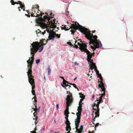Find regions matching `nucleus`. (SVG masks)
I'll return each mask as SVG.
<instances>
[{
  "label": "nucleus",
  "mask_w": 133,
  "mask_h": 133,
  "mask_svg": "<svg viewBox=\"0 0 133 133\" xmlns=\"http://www.w3.org/2000/svg\"><path fill=\"white\" fill-rule=\"evenodd\" d=\"M84 34L85 35V37L89 40L90 45L92 44L94 46H90L91 48L93 51L95 50L96 48L102 47V45L101 41H98L97 39V36L96 35L93 36L92 34L91 35L90 32L89 30V32Z\"/></svg>",
  "instance_id": "f257e3e1"
},
{
  "label": "nucleus",
  "mask_w": 133,
  "mask_h": 133,
  "mask_svg": "<svg viewBox=\"0 0 133 133\" xmlns=\"http://www.w3.org/2000/svg\"><path fill=\"white\" fill-rule=\"evenodd\" d=\"M65 26H66V25H65L63 27H62L61 29L67 31L71 29V30L70 31L71 32V34L73 35L74 34L75 32L76 31L77 29H78L79 31L84 34H85L89 32V30L88 29L79 25L78 26L76 24H73L71 25L70 27L69 26L67 28H66Z\"/></svg>",
  "instance_id": "f03ea898"
},
{
  "label": "nucleus",
  "mask_w": 133,
  "mask_h": 133,
  "mask_svg": "<svg viewBox=\"0 0 133 133\" xmlns=\"http://www.w3.org/2000/svg\"><path fill=\"white\" fill-rule=\"evenodd\" d=\"M40 43L38 42H33L31 44V45L30 47H31L30 49L31 54L32 55L30 58L31 59V60L30 59H29L27 61L28 64L29 65L32 66L34 59V56H35V54L36 53L38 50H39L40 49Z\"/></svg>",
  "instance_id": "7ed1b4c3"
},
{
  "label": "nucleus",
  "mask_w": 133,
  "mask_h": 133,
  "mask_svg": "<svg viewBox=\"0 0 133 133\" xmlns=\"http://www.w3.org/2000/svg\"><path fill=\"white\" fill-rule=\"evenodd\" d=\"M45 14L46 15H45L43 17V18H42V17H39L38 18H36V23L39 25L41 27L42 29H45L46 28L45 31H46L48 33L50 34V28L49 29L48 28H46L47 25L45 23H43V22H45V21H47V20L48 22H49L51 18H53V17H51L49 16H48V15L47 13H45Z\"/></svg>",
  "instance_id": "20e7f679"
},
{
  "label": "nucleus",
  "mask_w": 133,
  "mask_h": 133,
  "mask_svg": "<svg viewBox=\"0 0 133 133\" xmlns=\"http://www.w3.org/2000/svg\"><path fill=\"white\" fill-rule=\"evenodd\" d=\"M77 44L79 46V49L82 52H84L86 53L87 55V57L91 58L92 56V54H91V52L87 49V45L84 43H78Z\"/></svg>",
  "instance_id": "39448f33"
},
{
  "label": "nucleus",
  "mask_w": 133,
  "mask_h": 133,
  "mask_svg": "<svg viewBox=\"0 0 133 133\" xmlns=\"http://www.w3.org/2000/svg\"><path fill=\"white\" fill-rule=\"evenodd\" d=\"M49 39H47V40L45 39H43L42 42L40 43L41 44L40 45V48L38 51L39 52H41L43 50L44 48L43 45H45L48 42V41L50 39L52 40H54L55 37V36L54 34H49V35L48 37Z\"/></svg>",
  "instance_id": "423d86ee"
},
{
  "label": "nucleus",
  "mask_w": 133,
  "mask_h": 133,
  "mask_svg": "<svg viewBox=\"0 0 133 133\" xmlns=\"http://www.w3.org/2000/svg\"><path fill=\"white\" fill-rule=\"evenodd\" d=\"M67 93L68 94L69 92L70 95H68L67 96L66 99V109L64 111H66V112L69 111V107L71 105L73 102V99L72 96V94L69 91H67Z\"/></svg>",
  "instance_id": "0eeeda50"
},
{
  "label": "nucleus",
  "mask_w": 133,
  "mask_h": 133,
  "mask_svg": "<svg viewBox=\"0 0 133 133\" xmlns=\"http://www.w3.org/2000/svg\"><path fill=\"white\" fill-rule=\"evenodd\" d=\"M32 66L28 65V68H29L28 71L27 72L28 75V77L29 81V83L34 82V79L33 78L34 77L32 75V71L31 70Z\"/></svg>",
  "instance_id": "6e6552de"
},
{
  "label": "nucleus",
  "mask_w": 133,
  "mask_h": 133,
  "mask_svg": "<svg viewBox=\"0 0 133 133\" xmlns=\"http://www.w3.org/2000/svg\"><path fill=\"white\" fill-rule=\"evenodd\" d=\"M98 82L100 83V84H99L98 86L99 88H101V91L105 92V88L104 84L103 83V81H99V79H98Z\"/></svg>",
  "instance_id": "1a4fd4ad"
},
{
  "label": "nucleus",
  "mask_w": 133,
  "mask_h": 133,
  "mask_svg": "<svg viewBox=\"0 0 133 133\" xmlns=\"http://www.w3.org/2000/svg\"><path fill=\"white\" fill-rule=\"evenodd\" d=\"M35 82H32L31 83H29L32 85V90L31 91V92L32 94L34 95L35 96V91L34 90L35 88Z\"/></svg>",
  "instance_id": "9d476101"
},
{
  "label": "nucleus",
  "mask_w": 133,
  "mask_h": 133,
  "mask_svg": "<svg viewBox=\"0 0 133 133\" xmlns=\"http://www.w3.org/2000/svg\"><path fill=\"white\" fill-rule=\"evenodd\" d=\"M105 92H103V94H101L99 95H100L99 99V100H97V101H98V102H97V103H98V104H99L101 102H103L102 100V97L103 96L105 95Z\"/></svg>",
  "instance_id": "9b49d317"
},
{
  "label": "nucleus",
  "mask_w": 133,
  "mask_h": 133,
  "mask_svg": "<svg viewBox=\"0 0 133 133\" xmlns=\"http://www.w3.org/2000/svg\"><path fill=\"white\" fill-rule=\"evenodd\" d=\"M93 110H94L95 111V117H98L99 116V108H98L96 109H95L94 108Z\"/></svg>",
  "instance_id": "f8f14e48"
},
{
  "label": "nucleus",
  "mask_w": 133,
  "mask_h": 133,
  "mask_svg": "<svg viewBox=\"0 0 133 133\" xmlns=\"http://www.w3.org/2000/svg\"><path fill=\"white\" fill-rule=\"evenodd\" d=\"M65 124H66V130L68 131L69 129H71L70 124L69 121L68 120H66L65 122Z\"/></svg>",
  "instance_id": "ddd939ff"
},
{
  "label": "nucleus",
  "mask_w": 133,
  "mask_h": 133,
  "mask_svg": "<svg viewBox=\"0 0 133 133\" xmlns=\"http://www.w3.org/2000/svg\"><path fill=\"white\" fill-rule=\"evenodd\" d=\"M32 11L31 12V13L32 14H34V15H35V16H35V17H37V15H36V11H37L38 10V8H32Z\"/></svg>",
  "instance_id": "4468645a"
},
{
  "label": "nucleus",
  "mask_w": 133,
  "mask_h": 133,
  "mask_svg": "<svg viewBox=\"0 0 133 133\" xmlns=\"http://www.w3.org/2000/svg\"><path fill=\"white\" fill-rule=\"evenodd\" d=\"M77 110L78 111V112L76 113V115H81V113L82 111V107L78 106V107Z\"/></svg>",
  "instance_id": "2eb2a0df"
},
{
  "label": "nucleus",
  "mask_w": 133,
  "mask_h": 133,
  "mask_svg": "<svg viewBox=\"0 0 133 133\" xmlns=\"http://www.w3.org/2000/svg\"><path fill=\"white\" fill-rule=\"evenodd\" d=\"M76 115L77 116V118H76L75 120V123L79 124L80 122V119H81V115Z\"/></svg>",
  "instance_id": "dca6fc26"
},
{
  "label": "nucleus",
  "mask_w": 133,
  "mask_h": 133,
  "mask_svg": "<svg viewBox=\"0 0 133 133\" xmlns=\"http://www.w3.org/2000/svg\"><path fill=\"white\" fill-rule=\"evenodd\" d=\"M38 10L36 11V15H38L37 17L39 16H42L43 14H44V13H41V11H40L38 9Z\"/></svg>",
  "instance_id": "f3484780"
},
{
  "label": "nucleus",
  "mask_w": 133,
  "mask_h": 133,
  "mask_svg": "<svg viewBox=\"0 0 133 133\" xmlns=\"http://www.w3.org/2000/svg\"><path fill=\"white\" fill-rule=\"evenodd\" d=\"M61 86L64 88L66 90H68V89L66 88L69 85L68 84H66L65 83V84H63V83H62L61 84Z\"/></svg>",
  "instance_id": "a211bd4d"
},
{
  "label": "nucleus",
  "mask_w": 133,
  "mask_h": 133,
  "mask_svg": "<svg viewBox=\"0 0 133 133\" xmlns=\"http://www.w3.org/2000/svg\"><path fill=\"white\" fill-rule=\"evenodd\" d=\"M36 33L37 34L40 33L41 34H42V35H44L45 33V30H44V31L43 32H42L39 29H38L36 31Z\"/></svg>",
  "instance_id": "6ab92c4d"
},
{
  "label": "nucleus",
  "mask_w": 133,
  "mask_h": 133,
  "mask_svg": "<svg viewBox=\"0 0 133 133\" xmlns=\"http://www.w3.org/2000/svg\"><path fill=\"white\" fill-rule=\"evenodd\" d=\"M37 111L36 110V111H35V112L34 113V115L35 117V118H34V119H36V120L37 119L38 117L37 116H36V115L37 114Z\"/></svg>",
  "instance_id": "aec40b11"
},
{
  "label": "nucleus",
  "mask_w": 133,
  "mask_h": 133,
  "mask_svg": "<svg viewBox=\"0 0 133 133\" xmlns=\"http://www.w3.org/2000/svg\"><path fill=\"white\" fill-rule=\"evenodd\" d=\"M74 39L75 40V43H74V45H75V46H74V47H75L77 49V48H78V47L77 45H78L77 44H77H76V43L78 41L75 39L74 38ZM78 43V42L77 43Z\"/></svg>",
  "instance_id": "412c9836"
},
{
  "label": "nucleus",
  "mask_w": 133,
  "mask_h": 133,
  "mask_svg": "<svg viewBox=\"0 0 133 133\" xmlns=\"http://www.w3.org/2000/svg\"><path fill=\"white\" fill-rule=\"evenodd\" d=\"M54 36L56 37L57 38H60L61 34H58L54 33Z\"/></svg>",
  "instance_id": "4be33fe9"
},
{
  "label": "nucleus",
  "mask_w": 133,
  "mask_h": 133,
  "mask_svg": "<svg viewBox=\"0 0 133 133\" xmlns=\"http://www.w3.org/2000/svg\"><path fill=\"white\" fill-rule=\"evenodd\" d=\"M79 95H80V97L82 98V99H84V98L85 96L83 94L81 93H79Z\"/></svg>",
  "instance_id": "5701e85b"
},
{
  "label": "nucleus",
  "mask_w": 133,
  "mask_h": 133,
  "mask_svg": "<svg viewBox=\"0 0 133 133\" xmlns=\"http://www.w3.org/2000/svg\"><path fill=\"white\" fill-rule=\"evenodd\" d=\"M83 126L81 125V128L80 129L78 130V131H80L81 132H82L83 131Z\"/></svg>",
  "instance_id": "b1692460"
},
{
  "label": "nucleus",
  "mask_w": 133,
  "mask_h": 133,
  "mask_svg": "<svg viewBox=\"0 0 133 133\" xmlns=\"http://www.w3.org/2000/svg\"><path fill=\"white\" fill-rule=\"evenodd\" d=\"M40 108V107H39L38 109L37 108H32L35 111H36V110L37 111V112H39V109Z\"/></svg>",
  "instance_id": "393cba45"
},
{
  "label": "nucleus",
  "mask_w": 133,
  "mask_h": 133,
  "mask_svg": "<svg viewBox=\"0 0 133 133\" xmlns=\"http://www.w3.org/2000/svg\"><path fill=\"white\" fill-rule=\"evenodd\" d=\"M69 111L66 112V111H64V114L65 116H69L68 114H69Z\"/></svg>",
  "instance_id": "a878e982"
},
{
  "label": "nucleus",
  "mask_w": 133,
  "mask_h": 133,
  "mask_svg": "<svg viewBox=\"0 0 133 133\" xmlns=\"http://www.w3.org/2000/svg\"><path fill=\"white\" fill-rule=\"evenodd\" d=\"M22 3V2L20 1H18L17 2H15L14 3V5L15 4H19L20 5H21Z\"/></svg>",
  "instance_id": "bb28decb"
},
{
  "label": "nucleus",
  "mask_w": 133,
  "mask_h": 133,
  "mask_svg": "<svg viewBox=\"0 0 133 133\" xmlns=\"http://www.w3.org/2000/svg\"><path fill=\"white\" fill-rule=\"evenodd\" d=\"M99 104H98V103H97V104H96V103H94V106H96V109L97 108V109H98V108H99Z\"/></svg>",
  "instance_id": "cd10ccee"
},
{
  "label": "nucleus",
  "mask_w": 133,
  "mask_h": 133,
  "mask_svg": "<svg viewBox=\"0 0 133 133\" xmlns=\"http://www.w3.org/2000/svg\"><path fill=\"white\" fill-rule=\"evenodd\" d=\"M20 7H22V8H25V6L24 4H23L22 3L21 5H20ZM23 10L24 11L25 9H23Z\"/></svg>",
  "instance_id": "c85d7f7f"
},
{
  "label": "nucleus",
  "mask_w": 133,
  "mask_h": 133,
  "mask_svg": "<svg viewBox=\"0 0 133 133\" xmlns=\"http://www.w3.org/2000/svg\"><path fill=\"white\" fill-rule=\"evenodd\" d=\"M96 65H95V63H94V62H92V63H91V66H92V67L93 68L94 67V66H96Z\"/></svg>",
  "instance_id": "c756f323"
},
{
  "label": "nucleus",
  "mask_w": 133,
  "mask_h": 133,
  "mask_svg": "<svg viewBox=\"0 0 133 133\" xmlns=\"http://www.w3.org/2000/svg\"><path fill=\"white\" fill-rule=\"evenodd\" d=\"M79 123H75V128L76 129H77L78 127Z\"/></svg>",
  "instance_id": "7c9ffc66"
},
{
  "label": "nucleus",
  "mask_w": 133,
  "mask_h": 133,
  "mask_svg": "<svg viewBox=\"0 0 133 133\" xmlns=\"http://www.w3.org/2000/svg\"><path fill=\"white\" fill-rule=\"evenodd\" d=\"M70 84L71 85H72L75 88H77V87L76 85L74 83H70Z\"/></svg>",
  "instance_id": "2f4dec72"
},
{
  "label": "nucleus",
  "mask_w": 133,
  "mask_h": 133,
  "mask_svg": "<svg viewBox=\"0 0 133 133\" xmlns=\"http://www.w3.org/2000/svg\"><path fill=\"white\" fill-rule=\"evenodd\" d=\"M72 40L71 42H68V44H69V45L71 46H74V45L72 44V43H71L72 42Z\"/></svg>",
  "instance_id": "473e14b6"
},
{
  "label": "nucleus",
  "mask_w": 133,
  "mask_h": 133,
  "mask_svg": "<svg viewBox=\"0 0 133 133\" xmlns=\"http://www.w3.org/2000/svg\"><path fill=\"white\" fill-rule=\"evenodd\" d=\"M40 62V59H37L36 60V62L37 64H38Z\"/></svg>",
  "instance_id": "72a5a7b5"
},
{
  "label": "nucleus",
  "mask_w": 133,
  "mask_h": 133,
  "mask_svg": "<svg viewBox=\"0 0 133 133\" xmlns=\"http://www.w3.org/2000/svg\"><path fill=\"white\" fill-rule=\"evenodd\" d=\"M10 2L11 3V4L12 5H14V3H15V2L14 1V0H11L10 1Z\"/></svg>",
  "instance_id": "f704fd0d"
},
{
  "label": "nucleus",
  "mask_w": 133,
  "mask_h": 133,
  "mask_svg": "<svg viewBox=\"0 0 133 133\" xmlns=\"http://www.w3.org/2000/svg\"><path fill=\"white\" fill-rule=\"evenodd\" d=\"M99 75H100V76H99V81H103V78L101 75V74H99Z\"/></svg>",
  "instance_id": "c9c22d12"
},
{
  "label": "nucleus",
  "mask_w": 133,
  "mask_h": 133,
  "mask_svg": "<svg viewBox=\"0 0 133 133\" xmlns=\"http://www.w3.org/2000/svg\"><path fill=\"white\" fill-rule=\"evenodd\" d=\"M51 71V70L49 68H48V74L49 75L50 74Z\"/></svg>",
  "instance_id": "e433bc0d"
},
{
  "label": "nucleus",
  "mask_w": 133,
  "mask_h": 133,
  "mask_svg": "<svg viewBox=\"0 0 133 133\" xmlns=\"http://www.w3.org/2000/svg\"><path fill=\"white\" fill-rule=\"evenodd\" d=\"M93 123L94 124V122H93ZM94 124L95 125V128L96 127H97L99 124V123H96V124L95 123Z\"/></svg>",
  "instance_id": "4c0bfd02"
},
{
  "label": "nucleus",
  "mask_w": 133,
  "mask_h": 133,
  "mask_svg": "<svg viewBox=\"0 0 133 133\" xmlns=\"http://www.w3.org/2000/svg\"><path fill=\"white\" fill-rule=\"evenodd\" d=\"M87 60L88 61V62H89L91 60V58H89V57H87Z\"/></svg>",
  "instance_id": "58836bf2"
},
{
  "label": "nucleus",
  "mask_w": 133,
  "mask_h": 133,
  "mask_svg": "<svg viewBox=\"0 0 133 133\" xmlns=\"http://www.w3.org/2000/svg\"><path fill=\"white\" fill-rule=\"evenodd\" d=\"M92 62H93V60L92 59H91V60L89 62V63H90V64H89L90 66L91 65V63H92Z\"/></svg>",
  "instance_id": "ea45409f"
},
{
  "label": "nucleus",
  "mask_w": 133,
  "mask_h": 133,
  "mask_svg": "<svg viewBox=\"0 0 133 133\" xmlns=\"http://www.w3.org/2000/svg\"><path fill=\"white\" fill-rule=\"evenodd\" d=\"M66 81L64 79L63 80V82L62 83H63V84H65V83H66Z\"/></svg>",
  "instance_id": "a19ab883"
},
{
  "label": "nucleus",
  "mask_w": 133,
  "mask_h": 133,
  "mask_svg": "<svg viewBox=\"0 0 133 133\" xmlns=\"http://www.w3.org/2000/svg\"><path fill=\"white\" fill-rule=\"evenodd\" d=\"M36 129H35V131H31L30 132L31 133H37L35 131Z\"/></svg>",
  "instance_id": "79ce46f5"
},
{
  "label": "nucleus",
  "mask_w": 133,
  "mask_h": 133,
  "mask_svg": "<svg viewBox=\"0 0 133 133\" xmlns=\"http://www.w3.org/2000/svg\"><path fill=\"white\" fill-rule=\"evenodd\" d=\"M83 104V103H79V107H82V104Z\"/></svg>",
  "instance_id": "37998d69"
},
{
  "label": "nucleus",
  "mask_w": 133,
  "mask_h": 133,
  "mask_svg": "<svg viewBox=\"0 0 133 133\" xmlns=\"http://www.w3.org/2000/svg\"><path fill=\"white\" fill-rule=\"evenodd\" d=\"M56 107L57 110H58L59 108V104H57L56 105Z\"/></svg>",
  "instance_id": "c03bdc74"
},
{
  "label": "nucleus",
  "mask_w": 133,
  "mask_h": 133,
  "mask_svg": "<svg viewBox=\"0 0 133 133\" xmlns=\"http://www.w3.org/2000/svg\"><path fill=\"white\" fill-rule=\"evenodd\" d=\"M83 99H80V101H79V103H82V101L83 100Z\"/></svg>",
  "instance_id": "a18cd8bd"
},
{
  "label": "nucleus",
  "mask_w": 133,
  "mask_h": 133,
  "mask_svg": "<svg viewBox=\"0 0 133 133\" xmlns=\"http://www.w3.org/2000/svg\"><path fill=\"white\" fill-rule=\"evenodd\" d=\"M35 15H34L33 14L31 13V17H35V16H36Z\"/></svg>",
  "instance_id": "49530a36"
},
{
  "label": "nucleus",
  "mask_w": 133,
  "mask_h": 133,
  "mask_svg": "<svg viewBox=\"0 0 133 133\" xmlns=\"http://www.w3.org/2000/svg\"><path fill=\"white\" fill-rule=\"evenodd\" d=\"M97 75H98V74H99V71L97 70L95 71Z\"/></svg>",
  "instance_id": "de8ad7c7"
},
{
  "label": "nucleus",
  "mask_w": 133,
  "mask_h": 133,
  "mask_svg": "<svg viewBox=\"0 0 133 133\" xmlns=\"http://www.w3.org/2000/svg\"><path fill=\"white\" fill-rule=\"evenodd\" d=\"M93 68H94L95 70V71H96V70H97V68L96 66H94V67H93Z\"/></svg>",
  "instance_id": "09e8293b"
},
{
  "label": "nucleus",
  "mask_w": 133,
  "mask_h": 133,
  "mask_svg": "<svg viewBox=\"0 0 133 133\" xmlns=\"http://www.w3.org/2000/svg\"><path fill=\"white\" fill-rule=\"evenodd\" d=\"M93 68L91 66H90V67L89 68V69L90 70H91L92 71L93 69Z\"/></svg>",
  "instance_id": "8fccbe9b"
},
{
  "label": "nucleus",
  "mask_w": 133,
  "mask_h": 133,
  "mask_svg": "<svg viewBox=\"0 0 133 133\" xmlns=\"http://www.w3.org/2000/svg\"><path fill=\"white\" fill-rule=\"evenodd\" d=\"M68 116H65V118L66 119V120H68Z\"/></svg>",
  "instance_id": "3c124183"
},
{
  "label": "nucleus",
  "mask_w": 133,
  "mask_h": 133,
  "mask_svg": "<svg viewBox=\"0 0 133 133\" xmlns=\"http://www.w3.org/2000/svg\"><path fill=\"white\" fill-rule=\"evenodd\" d=\"M56 27V26L55 25H53L52 26V27L53 28H55Z\"/></svg>",
  "instance_id": "603ef678"
},
{
  "label": "nucleus",
  "mask_w": 133,
  "mask_h": 133,
  "mask_svg": "<svg viewBox=\"0 0 133 133\" xmlns=\"http://www.w3.org/2000/svg\"><path fill=\"white\" fill-rule=\"evenodd\" d=\"M74 64L75 65H78V63H77L76 62H75L74 63Z\"/></svg>",
  "instance_id": "864d4df0"
},
{
  "label": "nucleus",
  "mask_w": 133,
  "mask_h": 133,
  "mask_svg": "<svg viewBox=\"0 0 133 133\" xmlns=\"http://www.w3.org/2000/svg\"><path fill=\"white\" fill-rule=\"evenodd\" d=\"M36 95H35V96H34V98H32V99H36Z\"/></svg>",
  "instance_id": "5fc2aeb1"
},
{
  "label": "nucleus",
  "mask_w": 133,
  "mask_h": 133,
  "mask_svg": "<svg viewBox=\"0 0 133 133\" xmlns=\"http://www.w3.org/2000/svg\"><path fill=\"white\" fill-rule=\"evenodd\" d=\"M34 101V102L36 103L37 102V100L36 99H34V101H33V102Z\"/></svg>",
  "instance_id": "6e6d98bb"
},
{
  "label": "nucleus",
  "mask_w": 133,
  "mask_h": 133,
  "mask_svg": "<svg viewBox=\"0 0 133 133\" xmlns=\"http://www.w3.org/2000/svg\"><path fill=\"white\" fill-rule=\"evenodd\" d=\"M78 41L79 42H81V43H82V40H81V39H78Z\"/></svg>",
  "instance_id": "4d7b16f0"
},
{
  "label": "nucleus",
  "mask_w": 133,
  "mask_h": 133,
  "mask_svg": "<svg viewBox=\"0 0 133 133\" xmlns=\"http://www.w3.org/2000/svg\"><path fill=\"white\" fill-rule=\"evenodd\" d=\"M60 77L61 78L63 79V80L64 79V77H62V76H60Z\"/></svg>",
  "instance_id": "13d9d810"
},
{
  "label": "nucleus",
  "mask_w": 133,
  "mask_h": 133,
  "mask_svg": "<svg viewBox=\"0 0 133 133\" xmlns=\"http://www.w3.org/2000/svg\"><path fill=\"white\" fill-rule=\"evenodd\" d=\"M36 104V103L35 104L34 103V105L35 106V108H37V106L35 105Z\"/></svg>",
  "instance_id": "bf43d9fd"
},
{
  "label": "nucleus",
  "mask_w": 133,
  "mask_h": 133,
  "mask_svg": "<svg viewBox=\"0 0 133 133\" xmlns=\"http://www.w3.org/2000/svg\"><path fill=\"white\" fill-rule=\"evenodd\" d=\"M28 17H30V15H26Z\"/></svg>",
  "instance_id": "052dcab7"
},
{
  "label": "nucleus",
  "mask_w": 133,
  "mask_h": 133,
  "mask_svg": "<svg viewBox=\"0 0 133 133\" xmlns=\"http://www.w3.org/2000/svg\"><path fill=\"white\" fill-rule=\"evenodd\" d=\"M71 87V86L69 85V86H68V89L69 90L70 89V88Z\"/></svg>",
  "instance_id": "680f3d73"
},
{
  "label": "nucleus",
  "mask_w": 133,
  "mask_h": 133,
  "mask_svg": "<svg viewBox=\"0 0 133 133\" xmlns=\"http://www.w3.org/2000/svg\"><path fill=\"white\" fill-rule=\"evenodd\" d=\"M50 15L51 16H52H52H54L53 15H52V13L51 12H50Z\"/></svg>",
  "instance_id": "e2e57ef3"
},
{
  "label": "nucleus",
  "mask_w": 133,
  "mask_h": 133,
  "mask_svg": "<svg viewBox=\"0 0 133 133\" xmlns=\"http://www.w3.org/2000/svg\"><path fill=\"white\" fill-rule=\"evenodd\" d=\"M66 83H67L68 84H70V83H69L68 82L66 81Z\"/></svg>",
  "instance_id": "0e129e2a"
},
{
  "label": "nucleus",
  "mask_w": 133,
  "mask_h": 133,
  "mask_svg": "<svg viewBox=\"0 0 133 133\" xmlns=\"http://www.w3.org/2000/svg\"><path fill=\"white\" fill-rule=\"evenodd\" d=\"M93 132H93V131H92V132H90V131H89V133H93Z\"/></svg>",
  "instance_id": "69168bd1"
},
{
  "label": "nucleus",
  "mask_w": 133,
  "mask_h": 133,
  "mask_svg": "<svg viewBox=\"0 0 133 133\" xmlns=\"http://www.w3.org/2000/svg\"><path fill=\"white\" fill-rule=\"evenodd\" d=\"M95 118H94V119H93V120L94 121H95Z\"/></svg>",
  "instance_id": "338daca9"
},
{
  "label": "nucleus",
  "mask_w": 133,
  "mask_h": 133,
  "mask_svg": "<svg viewBox=\"0 0 133 133\" xmlns=\"http://www.w3.org/2000/svg\"><path fill=\"white\" fill-rule=\"evenodd\" d=\"M81 132H80V131H78V132L77 133H81Z\"/></svg>",
  "instance_id": "774afa93"
}]
</instances>
